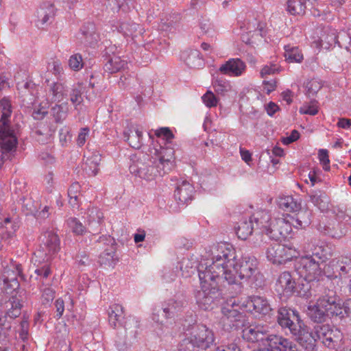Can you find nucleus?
Listing matches in <instances>:
<instances>
[{"label":"nucleus","mask_w":351,"mask_h":351,"mask_svg":"<svg viewBox=\"0 0 351 351\" xmlns=\"http://www.w3.org/2000/svg\"><path fill=\"white\" fill-rule=\"evenodd\" d=\"M314 330L317 338L328 346H330L336 337L335 331L329 324L317 325L315 326Z\"/></svg>","instance_id":"21"},{"label":"nucleus","mask_w":351,"mask_h":351,"mask_svg":"<svg viewBox=\"0 0 351 351\" xmlns=\"http://www.w3.org/2000/svg\"><path fill=\"white\" fill-rule=\"evenodd\" d=\"M279 66L276 64H271L270 65H265L261 71L262 77H265L268 75L274 74L278 71Z\"/></svg>","instance_id":"51"},{"label":"nucleus","mask_w":351,"mask_h":351,"mask_svg":"<svg viewBox=\"0 0 351 351\" xmlns=\"http://www.w3.org/2000/svg\"><path fill=\"white\" fill-rule=\"evenodd\" d=\"M243 306L246 311L262 315L269 314L272 310L267 300L258 295L252 296L243 301Z\"/></svg>","instance_id":"12"},{"label":"nucleus","mask_w":351,"mask_h":351,"mask_svg":"<svg viewBox=\"0 0 351 351\" xmlns=\"http://www.w3.org/2000/svg\"><path fill=\"white\" fill-rule=\"evenodd\" d=\"M307 314L312 321L317 323L324 322L328 317L325 307L320 305V298L315 304L308 306Z\"/></svg>","instance_id":"23"},{"label":"nucleus","mask_w":351,"mask_h":351,"mask_svg":"<svg viewBox=\"0 0 351 351\" xmlns=\"http://www.w3.org/2000/svg\"><path fill=\"white\" fill-rule=\"evenodd\" d=\"M124 136L127 138L130 145L135 149L141 146L142 132L136 128H131L124 132Z\"/></svg>","instance_id":"27"},{"label":"nucleus","mask_w":351,"mask_h":351,"mask_svg":"<svg viewBox=\"0 0 351 351\" xmlns=\"http://www.w3.org/2000/svg\"><path fill=\"white\" fill-rule=\"evenodd\" d=\"M65 86L61 82L53 83L51 86L50 93H51V99L54 101L61 100L65 93Z\"/></svg>","instance_id":"38"},{"label":"nucleus","mask_w":351,"mask_h":351,"mask_svg":"<svg viewBox=\"0 0 351 351\" xmlns=\"http://www.w3.org/2000/svg\"><path fill=\"white\" fill-rule=\"evenodd\" d=\"M267 328L261 325L250 326L243 330V337L247 341L258 342L264 341Z\"/></svg>","instance_id":"19"},{"label":"nucleus","mask_w":351,"mask_h":351,"mask_svg":"<svg viewBox=\"0 0 351 351\" xmlns=\"http://www.w3.org/2000/svg\"><path fill=\"white\" fill-rule=\"evenodd\" d=\"M194 187L186 180L178 183L175 191L174 196L178 204L184 205L192 200Z\"/></svg>","instance_id":"16"},{"label":"nucleus","mask_w":351,"mask_h":351,"mask_svg":"<svg viewBox=\"0 0 351 351\" xmlns=\"http://www.w3.org/2000/svg\"><path fill=\"white\" fill-rule=\"evenodd\" d=\"M213 87L216 93L223 95L228 90L230 85L228 82L217 79L213 82Z\"/></svg>","instance_id":"49"},{"label":"nucleus","mask_w":351,"mask_h":351,"mask_svg":"<svg viewBox=\"0 0 351 351\" xmlns=\"http://www.w3.org/2000/svg\"><path fill=\"white\" fill-rule=\"evenodd\" d=\"M35 134L37 135L38 141L42 143H45L49 139L52 134V132L49 130L45 132H43L40 129H38L35 131Z\"/></svg>","instance_id":"54"},{"label":"nucleus","mask_w":351,"mask_h":351,"mask_svg":"<svg viewBox=\"0 0 351 351\" xmlns=\"http://www.w3.org/2000/svg\"><path fill=\"white\" fill-rule=\"evenodd\" d=\"M322 88V84L315 79H312L306 84V92L308 96L315 95Z\"/></svg>","instance_id":"47"},{"label":"nucleus","mask_w":351,"mask_h":351,"mask_svg":"<svg viewBox=\"0 0 351 351\" xmlns=\"http://www.w3.org/2000/svg\"><path fill=\"white\" fill-rule=\"evenodd\" d=\"M253 227L251 221L244 220L241 221L236 227V233L238 237L242 240H245L252 234Z\"/></svg>","instance_id":"33"},{"label":"nucleus","mask_w":351,"mask_h":351,"mask_svg":"<svg viewBox=\"0 0 351 351\" xmlns=\"http://www.w3.org/2000/svg\"><path fill=\"white\" fill-rule=\"evenodd\" d=\"M266 254L269 261L278 265L285 263L299 255L295 249L278 243L271 244Z\"/></svg>","instance_id":"4"},{"label":"nucleus","mask_w":351,"mask_h":351,"mask_svg":"<svg viewBox=\"0 0 351 351\" xmlns=\"http://www.w3.org/2000/svg\"><path fill=\"white\" fill-rule=\"evenodd\" d=\"M53 14V8L51 5L41 8L37 12V17L43 25L47 23L49 18Z\"/></svg>","instance_id":"42"},{"label":"nucleus","mask_w":351,"mask_h":351,"mask_svg":"<svg viewBox=\"0 0 351 351\" xmlns=\"http://www.w3.org/2000/svg\"><path fill=\"white\" fill-rule=\"evenodd\" d=\"M11 304V309L7 312V316L10 318L14 319L21 315V304L19 300L13 298V300L10 302Z\"/></svg>","instance_id":"44"},{"label":"nucleus","mask_w":351,"mask_h":351,"mask_svg":"<svg viewBox=\"0 0 351 351\" xmlns=\"http://www.w3.org/2000/svg\"><path fill=\"white\" fill-rule=\"evenodd\" d=\"M320 305L325 307L328 316H343V308L339 303L337 302V298L335 296H322L320 298Z\"/></svg>","instance_id":"20"},{"label":"nucleus","mask_w":351,"mask_h":351,"mask_svg":"<svg viewBox=\"0 0 351 351\" xmlns=\"http://www.w3.org/2000/svg\"><path fill=\"white\" fill-rule=\"evenodd\" d=\"M243 311L245 309L243 306V302L235 298H230L221 308L222 320L223 322H230V326L231 324L234 325V322H241L243 319Z\"/></svg>","instance_id":"9"},{"label":"nucleus","mask_w":351,"mask_h":351,"mask_svg":"<svg viewBox=\"0 0 351 351\" xmlns=\"http://www.w3.org/2000/svg\"><path fill=\"white\" fill-rule=\"evenodd\" d=\"M268 346L278 351H298L295 343L282 336L269 335L265 338Z\"/></svg>","instance_id":"14"},{"label":"nucleus","mask_w":351,"mask_h":351,"mask_svg":"<svg viewBox=\"0 0 351 351\" xmlns=\"http://www.w3.org/2000/svg\"><path fill=\"white\" fill-rule=\"evenodd\" d=\"M155 155L157 156L159 164L162 166L165 173L171 170L175 166L174 150L171 147H162L155 149Z\"/></svg>","instance_id":"15"},{"label":"nucleus","mask_w":351,"mask_h":351,"mask_svg":"<svg viewBox=\"0 0 351 351\" xmlns=\"http://www.w3.org/2000/svg\"><path fill=\"white\" fill-rule=\"evenodd\" d=\"M299 137H300L299 132L297 130H293L291 132V134L290 136L282 138V142L285 145H288V144H290V143L297 141L299 138Z\"/></svg>","instance_id":"56"},{"label":"nucleus","mask_w":351,"mask_h":351,"mask_svg":"<svg viewBox=\"0 0 351 351\" xmlns=\"http://www.w3.org/2000/svg\"><path fill=\"white\" fill-rule=\"evenodd\" d=\"M245 64L240 58H232L223 64L219 71L224 75L240 76L245 70Z\"/></svg>","instance_id":"17"},{"label":"nucleus","mask_w":351,"mask_h":351,"mask_svg":"<svg viewBox=\"0 0 351 351\" xmlns=\"http://www.w3.org/2000/svg\"><path fill=\"white\" fill-rule=\"evenodd\" d=\"M155 134L158 137L163 136L167 141L172 139L174 136L172 132L168 128H161L156 131Z\"/></svg>","instance_id":"53"},{"label":"nucleus","mask_w":351,"mask_h":351,"mask_svg":"<svg viewBox=\"0 0 351 351\" xmlns=\"http://www.w3.org/2000/svg\"><path fill=\"white\" fill-rule=\"evenodd\" d=\"M293 335L298 336V343L305 350H316V339L312 333L308 332L304 324L300 326L299 332Z\"/></svg>","instance_id":"18"},{"label":"nucleus","mask_w":351,"mask_h":351,"mask_svg":"<svg viewBox=\"0 0 351 351\" xmlns=\"http://www.w3.org/2000/svg\"><path fill=\"white\" fill-rule=\"evenodd\" d=\"M311 202L320 210L327 209L328 198L327 195L321 191L315 192L310 195Z\"/></svg>","instance_id":"32"},{"label":"nucleus","mask_w":351,"mask_h":351,"mask_svg":"<svg viewBox=\"0 0 351 351\" xmlns=\"http://www.w3.org/2000/svg\"><path fill=\"white\" fill-rule=\"evenodd\" d=\"M264 90L266 91L267 94H269L274 90H275L276 87V81H265L264 82Z\"/></svg>","instance_id":"64"},{"label":"nucleus","mask_w":351,"mask_h":351,"mask_svg":"<svg viewBox=\"0 0 351 351\" xmlns=\"http://www.w3.org/2000/svg\"><path fill=\"white\" fill-rule=\"evenodd\" d=\"M202 99L204 104L208 108L215 107L217 105L218 99L214 95V93L208 90L202 97Z\"/></svg>","instance_id":"48"},{"label":"nucleus","mask_w":351,"mask_h":351,"mask_svg":"<svg viewBox=\"0 0 351 351\" xmlns=\"http://www.w3.org/2000/svg\"><path fill=\"white\" fill-rule=\"evenodd\" d=\"M313 248L310 249L311 252V256H314L321 262H325L329 257L332 256V254L328 252L327 247L324 245H314Z\"/></svg>","instance_id":"35"},{"label":"nucleus","mask_w":351,"mask_h":351,"mask_svg":"<svg viewBox=\"0 0 351 351\" xmlns=\"http://www.w3.org/2000/svg\"><path fill=\"white\" fill-rule=\"evenodd\" d=\"M67 223L72 232L76 235H83L86 232L85 226L77 218H70Z\"/></svg>","instance_id":"41"},{"label":"nucleus","mask_w":351,"mask_h":351,"mask_svg":"<svg viewBox=\"0 0 351 351\" xmlns=\"http://www.w3.org/2000/svg\"><path fill=\"white\" fill-rule=\"evenodd\" d=\"M277 204L279 208L287 213H295L300 210L301 204L292 196H280Z\"/></svg>","instance_id":"24"},{"label":"nucleus","mask_w":351,"mask_h":351,"mask_svg":"<svg viewBox=\"0 0 351 351\" xmlns=\"http://www.w3.org/2000/svg\"><path fill=\"white\" fill-rule=\"evenodd\" d=\"M3 282L5 285H10L13 289H16L19 287V283L16 276L10 277L9 274L8 276H4Z\"/></svg>","instance_id":"58"},{"label":"nucleus","mask_w":351,"mask_h":351,"mask_svg":"<svg viewBox=\"0 0 351 351\" xmlns=\"http://www.w3.org/2000/svg\"><path fill=\"white\" fill-rule=\"evenodd\" d=\"M81 186L78 182L73 183L68 191V195L69 197V204L71 206L75 207L77 205V199L80 193Z\"/></svg>","instance_id":"39"},{"label":"nucleus","mask_w":351,"mask_h":351,"mask_svg":"<svg viewBox=\"0 0 351 351\" xmlns=\"http://www.w3.org/2000/svg\"><path fill=\"white\" fill-rule=\"evenodd\" d=\"M112 27L125 37H130L132 40L141 36L145 32L144 28L140 24L132 21H116L112 24Z\"/></svg>","instance_id":"13"},{"label":"nucleus","mask_w":351,"mask_h":351,"mask_svg":"<svg viewBox=\"0 0 351 351\" xmlns=\"http://www.w3.org/2000/svg\"><path fill=\"white\" fill-rule=\"evenodd\" d=\"M83 91L84 86L82 84L78 83L73 87L70 93V100L73 104L79 105L83 101L82 97Z\"/></svg>","instance_id":"40"},{"label":"nucleus","mask_w":351,"mask_h":351,"mask_svg":"<svg viewBox=\"0 0 351 351\" xmlns=\"http://www.w3.org/2000/svg\"><path fill=\"white\" fill-rule=\"evenodd\" d=\"M217 245H223L227 248H230L233 250L234 252V265L231 267L232 269H234V274L237 278V282H239V279H251L252 278H254L258 274L257 271V261L255 258H252L250 257H243L242 259L238 263L236 260V252L234 249L232 245L228 243H218Z\"/></svg>","instance_id":"3"},{"label":"nucleus","mask_w":351,"mask_h":351,"mask_svg":"<svg viewBox=\"0 0 351 351\" xmlns=\"http://www.w3.org/2000/svg\"><path fill=\"white\" fill-rule=\"evenodd\" d=\"M70 68L74 71H79L83 67L82 57L80 54L72 55L69 60Z\"/></svg>","instance_id":"45"},{"label":"nucleus","mask_w":351,"mask_h":351,"mask_svg":"<svg viewBox=\"0 0 351 351\" xmlns=\"http://www.w3.org/2000/svg\"><path fill=\"white\" fill-rule=\"evenodd\" d=\"M193 347V345L188 339H185L180 345L178 351H193L192 349Z\"/></svg>","instance_id":"63"},{"label":"nucleus","mask_w":351,"mask_h":351,"mask_svg":"<svg viewBox=\"0 0 351 351\" xmlns=\"http://www.w3.org/2000/svg\"><path fill=\"white\" fill-rule=\"evenodd\" d=\"M278 322L282 327L289 328L292 334L298 333L304 324L296 311L286 308L278 310Z\"/></svg>","instance_id":"10"},{"label":"nucleus","mask_w":351,"mask_h":351,"mask_svg":"<svg viewBox=\"0 0 351 351\" xmlns=\"http://www.w3.org/2000/svg\"><path fill=\"white\" fill-rule=\"evenodd\" d=\"M125 338L131 342L134 340L138 335V329L139 328V324L138 322L134 319L129 321L127 325L125 326Z\"/></svg>","instance_id":"37"},{"label":"nucleus","mask_w":351,"mask_h":351,"mask_svg":"<svg viewBox=\"0 0 351 351\" xmlns=\"http://www.w3.org/2000/svg\"><path fill=\"white\" fill-rule=\"evenodd\" d=\"M130 170L132 173L147 180H154L158 173L157 169L153 166V162L148 156H143V157L134 162L130 166Z\"/></svg>","instance_id":"6"},{"label":"nucleus","mask_w":351,"mask_h":351,"mask_svg":"<svg viewBox=\"0 0 351 351\" xmlns=\"http://www.w3.org/2000/svg\"><path fill=\"white\" fill-rule=\"evenodd\" d=\"M87 213L89 223L92 222L100 223L104 218L103 213L96 207L89 208Z\"/></svg>","instance_id":"43"},{"label":"nucleus","mask_w":351,"mask_h":351,"mask_svg":"<svg viewBox=\"0 0 351 351\" xmlns=\"http://www.w3.org/2000/svg\"><path fill=\"white\" fill-rule=\"evenodd\" d=\"M257 221L262 224L263 230L271 239L278 241L286 238L292 231L291 223L283 217L271 219L266 212L261 213Z\"/></svg>","instance_id":"2"},{"label":"nucleus","mask_w":351,"mask_h":351,"mask_svg":"<svg viewBox=\"0 0 351 351\" xmlns=\"http://www.w3.org/2000/svg\"><path fill=\"white\" fill-rule=\"evenodd\" d=\"M54 304L56 312V317L59 319L62 316L64 311V303L62 299L58 298L56 300Z\"/></svg>","instance_id":"55"},{"label":"nucleus","mask_w":351,"mask_h":351,"mask_svg":"<svg viewBox=\"0 0 351 351\" xmlns=\"http://www.w3.org/2000/svg\"><path fill=\"white\" fill-rule=\"evenodd\" d=\"M337 125L340 128L348 129L351 126V119L340 118L338 120Z\"/></svg>","instance_id":"61"},{"label":"nucleus","mask_w":351,"mask_h":351,"mask_svg":"<svg viewBox=\"0 0 351 351\" xmlns=\"http://www.w3.org/2000/svg\"><path fill=\"white\" fill-rule=\"evenodd\" d=\"M55 298V291L51 288H45L42 294L43 304H48L53 301Z\"/></svg>","instance_id":"50"},{"label":"nucleus","mask_w":351,"mask_h":351,"mask_svg":"<svg viewBox=\"0 0 351 351\" xmlns=\"http://www.w3.org/2000/svg\"><path fill=\"white\" fill-rule=\"evenodd\" d=\"M68 111L67 103H63L62 104H56L53 106L51 109L50 114L56 123H60L66 119Z\"/></svg>","instance_id":"28"},{"label":"nucleus","mask_w":351,"mask_h":351,"mask_svg":"<svg viewBox=\"0 0 351 351\" xmlns=\"http://www.w3.org/2000/svg\"><path fill=\"white\" fill-rule=\"evenodd\" d=\"M351 254L342 255L332 259L324 268V272L328 278H341L342 274L348 272V267L350 269Z\"/></svg>","instance_id":"8"},{"label":"nucleus","mask_w":351,"mask_h":351,"mask_svg":"<svg viewBox=\"0 0 351 351\" xmlns=\"http://www.w3.org/2000/svg\"><path fill=\"white\" fill-rule=\"evenodd\" d=\"M100 161L101 156L98 153H93L86 158L84 169L89 176H95L97 174Z\"/></svg>","instance_id":"26"},{"label":"nucleus","mask_w":351,"mask_h":351,"mask_svg":"<svg viewBox=\"0 0 351 351\" xmlns=\"http://www.w3.org/2000/svg\"><path fill=\"white\" fill-rule=\"evenodd\" d=\"M124 317L125 312L121 305L114 304L110 306L108 310V320L112 326L114 328L121 326Z\"/></svg>","instance_id":"22"},{"label":"nucleus","mask_w":351,"mask_h":351,"mask_svg":"<svg viewBox=\"0 0 351 351\" xmlns=\"http://www.w3.org/2000/svg\"><path fill=\"white\" fill-rule=\"evenodd\" d=\"M88 131L89 130L87 128H84L81 129L77 140V144L80 146H82L85 143L86 137L88 134Z\"/></svg>","instance_id":"57"},{"label":"nucleus","mask_w":351,"mask_h":351,"mask_svg":"<svg viewBox=\"0 0 351 351\" xmlns=\"http://www.w3.org/2000/svg\"><path fill=\"white\" fill-rule=\"evenodd\" d=\"M265 110L269 116H273L275 112L280 110L278 106L274 102L270 101L266 106Z\"/></svg>","instance_id":"59"},{"label":"nucleus","mask_w":351,"mask_h":351,"mask_svg":"<svg viewBox=\"0 0 351 351\" xmlns=\"http://www.w3.org/2000/svg\"><path fill=\"white\" fill-rule=\"evenodd\" d=\"M296 269L301 278L307 282L318 280L321 274L319 261H315L311 256H305L300 258Z\"/></svg>","instance_id":"5"},{"label":"nucleus","mask_w":351,"mask_h":351,"mask_svg":"<svg viewBox=\"0 0 351 351\" xmlns=\"http://www.w3.org/2000/svg\"><path fill=\"white\" fill-rule=\"evenodd\" d=\"M301 114L315 115L318 112V107L315 101H311L309 104H304L300 108Z\"/></svg>","instance_id":"46"},{"label":"nucleus","mask_w":351,"mask_h":351,"mask_svg":"<svg viewBox=\"0 0 351 351\" xmlns=\"http://www.w3.org/2000/svg\"><path fill=\"white\" fill-rule=\"evenodd\" d=\"M188 340L193 346L206 350L213 344L215 336L210 329L204 325H201L193 330Z\"/></svg>","instance_id":"7"},{"label":"nucleus","mask_w":351,"mask_h":351,"mask_svg":"<svg viewBox=\"0 0 351 351\" xmlns=\"http://www.w3.org/2000/svg\"><path fill=\"white\" fill-rule=\"evenodd\" d=\"M213 255L212 259L204 260L198 267L201 290L195 297L199 306L204 310L210 308L219 295V283L234 285L237 280L234 269H231L234 265L233 250L223 245H217Z\"/></svg>","instance_id":"1"},{"label":"nucleus","mask_w":351,"mask_h":351,"mask_svg":"<svg viewBox=\"0 0 351 351\" xmlns=\"http://www.w3.org/2000/svg\"><path fill=\"white\" fill-rule=\"evenodd\" d=\"M214 351H241V350L237 343H231L226 348H217Z\"/></svg>","instance_id":"62"},{"label":"nucleus","mask_w":351,"mask_h":351,"mask_svg":"<svg viewBox=\"0 0 351 351\" xmlns=\"http://www.w3.org/2000/svg\"><path fill=\"white\" fill-rule=\"evenodd\" d=\"M41 249L34 252L36 257L49 259V257L56 254L60 250V239L58 236L53 232L46 233V241Z\"/></svg>","instance_id":"11"},{"label":"nucleus","mask_w":351,"mask_h":351,"mask_svg":"<svg viewBox=\"0 0 351 351\" xmlns=\"http://www.w3.org/2000/svg\"><path fill=\"white\" fill-rule=\"evenodd\" d=\"M277 286L285 293H291L294 291L295 282L289 272L284 271L280 274L278 278Z\"/></svg>","instance_id":"25"},{"label":"nucleus","mask_w":351,"mask_h":351,"mask_svg":"<svg viewBox=\"0 0 351 351\" xmlns=\"http://www.w3.org/2000/svg\"><path fill=\"white\" fill-rule=\"evenodd\" d=\"M160 314H164L165 319H171L175 316V311H172V307L165 306L162 308H156L155 312L153 313L152 319L154 322L163 324V319L160 318Z\"/></svg>","instance_id":"34"},{"label":"nucleus","mask_w":351,"mask_h":351,"mask_svg":"<svg viewBox=\"0 0 351 351\" xmlns=\"http://www.w3.org/2000/svg\"><path fill=\"white\" fill-rule=\"evenodd\" d=\"M307 0H288L287 11L292 15H302L305 13Z\"/></svg>","instance_id":"30"},{"label":"nucleus","mask_w":351,"mask_h":351,"mask_svg":"<svg viewBox=\"0 0 351 351\" xmlns=\"http://www.w3.org/2000/svg\"><path fill=\"white\" fill-rule=\"evenodd\" d=\"M285 57L287 62L300 63L303 60V54L298 47L287 45L285 47Z\"/></svg>","instance_id":"31"},{"label":"nucleus","mask_w":351,"mask_h":351,"mask_svg":"<svg viewBox=\"0 0 351 351\" xmlns=\"http://www.w3.org/2000/svg\"><path fill=\"white\" fill-rule=\"evenodd\" d=\"M295 216L296 224L301 228H305L311 223V212L307 209L297 211Z\"/></svg>","instance_id":"36"},{"label":"nucleus","mask_w":351,"mask_h":351,"mask_svg":"<svg viewBox=\"0 0 351 351\" xmlns=\"http://www.w3.org/2000/svg\"><path fill=\"white\" fill-rule=\"evenodd\" d=\"M35 273L43 278H47L51 273V270L49 267L45 265L43 267L36 269Z\"/></svg>","instance_id":"60"},{"label":"nucleus","mask_w":351,"mask_h":351,"mask_svg":"<svg viewBox=\"0 0 351 351\" xmlns=\"http://www.w3.org/2000/svg\"><path fill=\"white\" fill-rule=\"evenodd\" d=\"M49 206H45L42 210L38 211L37 208H29L30 212L34 215L38 219H45L49 216Z\"/></svg>","instance_id":"52"},{"label":"nucleus","mask_w":351,"mask_h":351,"mask_svg":"<svg viewBox=\"0 0 351 351\" xmlns=\"http://www.w3.org/2000/svg\"><path fill=\"white\" fill-rule=\"evenodd\" d=\"M126 64V61L122 60L119 56H114L105 64L104 69L110 73H114L124 69Z\"/></svg>","instance_id":"29"}]
</instances>
